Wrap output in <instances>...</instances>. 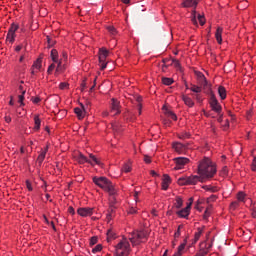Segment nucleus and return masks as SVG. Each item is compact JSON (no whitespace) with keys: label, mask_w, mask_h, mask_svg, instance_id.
Here are the masks:
<instances>
[{"label":"nucleus","mask_w":256,"mask_h":256,"mask_svg":"<svg viewBox=\"0 0 256 256\" xmlns=\"http://www.w3.org/2000/svg\"><path fill=\"white\" fill-rule=\"evenodd\" d=\"M198 175H200L201 183L213 179L217 175V165L205 157L198 165Z\"/></svg>","instance_id":"obj_1"},{"label":"nucleus","mask_w":256,"mask_h":256,"mask_svg":"<svg viewBox=\"0 0 256 256\" xmlns=\"http://www.w3.org/2000/svg\"><path fill=\"white\" fill-rule=\"evenodd\" d=\"M93 183L100 187V189H103L109 195L111 196L112 201H115V195H117V189H115V186L113 183L107 179L106 177H94Z\"/></svg>","instance_id":"obj_2"},{"label":"nucleus","mask_w":256,"mask_h":256,"mask_svg":"<svg viewBox=\"0 0 256 256\" xmlns=\"http://www.w3.org/2000/svg\"><path fill=\"white\" fill-rule=\"evenodd\" d=\"M129 253H131V244H129V240H127V238H123L115 246V255L116 256H129Z\"/></svg>","instance_id":"obj_3"},{"label":"nucleus","mask_w":256,"mask_h":256,"mask_svg":"<svg viewBox=\"0 0 256 256\" xmlns=\"http://www.w3.org/2000/svg\"><path fill=\"white\" fill-rule=\"evenodd\" d=\"M129 239L134 247L136 245H141V243H145V241H147V232L145 231L133 232L129 237Z\"/></svg>","instance_id":"obj_4"},{"label":"nucleus","mask_w":256,"mask_h":256,"mask_svg":"<svg viewBox=\"0 0 256 256\" xmlns=\"http://www.w3.org/2000/svg\"><path fill=\"white\" fill-rule=\"evenodd\" d=\"M201 182V176H185L178 179V185H197Z\"/></svg>","instance_id":"obj_5"},{"label":"nucleus","mask_w":256,"mask_h":256,"mask_svg":"<svg viewBox=\"0 0 256 256\" xmlns=\"http://www.w3.org/2000/svg\"><path fill=\"white\" fill-rule=\"evenodd\" d=\"M210 106L212 111H215V113H218V115H221V105L219 104V101L217 100V97H215V94L211 91L210 92Z\"/></svg>","instance_id":"obj_6"},{"label":"nucleus","mask_w":256,"mask_h":256,"mask_svg":"<svg viewBox=\"0 0 256 256\" xmlns=\"http://www.w3.org/2000/svg\"><path fill=\"white\" fill-rule=\"evenodd\" d=\"M18 29H19V25L15 23L11 24L6 37V40H8L9 43H15V33L17 32Z\"/></svg>","instance_id":"obj_7"},{"label":"nucleus","mask_w":256,"mask_h":256,"mask_svg":"<svg viewBox=\"0 0 256 256\" xmlns=\"http://www.w3.org/2000/svg\"><path fill=\"white\" fill-rule=\"evenodd\" d=\"M189 201L190 203L185 208L177 212L178 217H182L183 219H187L189 217V214L191 213V206L193 205V198H190Z\"/></svg>","instance_id":"obj_8"},{"label":"nucleus","mask_w":256,"mask_h":256,"mask_svg":"<svg viewBox=\"0 0 256 256\" xmlns=\"http://www.w3.org/2000/svg\"><path fill=\"white\" fill-rule=\"evenodd\" d=\"M174 163L176 164L175 166V170L179 171L181 169H183V167H185V165H187V163H189V159L185 158V157H178L174 159Z\"/></svg>","instance_id":"obj_9"},{"label":"nucleus","mask_w":256,"mask_h":256,"mask_svg":"<svg viewBox=\"0 0 256 256\" xmlns=\"http://www.w3.org/2000/svg\"><path fill=\"white\" fill-rule=\"evenodd\" d=\"M197 19L200 25H205V16L197 14V10H193L191 14V21L194 25H197Z\"/></svg>","instance_id":"obj_10"},{"label":"nucleus","mask_w":256,"mask_h":256,"mask_svg":"<svg viewBox=\"0 0 256 256\" xmlns=\"http://www.w3.org/2000/svg\"><path fill=\"white\" fill-rule=\"evenodd\" d=\"M77 213L78 215H80V217H91V215L95 213V208H89V207L78 208Z\"/></svg>","instance_id":"obj_11"},{"label":"nucleus","mask_w":256,"mask_h":256,"mask_svg":"<svg viewBox=\"0 0 256 256\" xmlns=\"http://www.w3.org/2000/svg\"><path fill=\"white\" fill-rule=\"evenodd\" d=\"M111 101V112L115 113V115H119V113H121V104L119 100L112 98Z\"/></svg>","instance_id":"obj_12"},{"label":"nucleus","mask_w":256,"mask_h":256,"mask_svg":"<svg viewBox=\"0 0 256 256\" xmlns=\"http://www.w3.org/2000/svg\"><path fill=\"white\" fill-rule=\"evenodd\" d=\"M172 147L176 153H179V155L185 153L187 146L185 144H181L180 142H175L172 144Z\"/></svg>","instance_id":"obj_13"},{"label":"nucleus","mask_w":256,"mask_h":256,"mask_svg":"<svg viewBox=\"0 0 256 256\" xmlns=\"http://www.w3.org/2000/svg\"><path fill=\"white\" fill-rule=\"evenodd\" d=\"M169 185H171V177L168 174H164L162 178V190L167 191L169 189Z\"/></svg>","instance_id":"obj_14"},{"label":"nucleus","mask_w":256,"mask_h":256,"mask_svg":"<svg viewBox=\"0 0 256 256\" xmlns=\"http://www.w3.org/2000/svg\"><path fill=\"white\" fill-rule=\"evenodd\" d=\"M197 5H199V0H184L182 2V7H193V9H197Z\"/></svg>","instance_id":"obj_15"},{"label":"nucleus","mask_w":256,"mask_h":256,"mask_svg":"<svg viewBox=\"0 0 256 256\" xmlns=\"http://www.w3.org/2000/svg\"><path fill=\"white\" fill-rule=\"evenodd\" d=\"M107 57H109V50L107 48H100L99 50V61H106Z\"/></svg>","instance_id":"obj_16"},{"label":"nucleus","mask_w":256,"mask_h":256,"mask_svg":"<svg viewBox=\"0 0 256 256\" xmlns=\"http://www.w3.org/2000/svg\"><path fill=\"white\" fill-rule=\"evenodd\" d=\"M74 113L77 115L78 119H83L85 117V106L81 104V108H75Z\"/></svg>","instance_id":"obj_17"},{"label":"nucleus","mask_w":256,"mask_h":256,"mask_svg":"<svg viewBox=\"0 0 256 256\" xmlns=\"http://www.w3.org/2000/svg\"><path fill=\"white\" fill-rule=\"evenodd\" d=\"M197 77H198V81H199L200 85L202 87H204V89H205V87H207V85H209V83L207 82V78H205V75L201 72H199L197 74Z\"/></svg>","instance_id":"obj_18"},{"label":"nucleus","mask_w":256,"mask_h":256,"mask_svg":"<svg viewBox=\"0 0 256 256\" xmlns=\"http://www.w3.org/2000/svg\"><path fill=\"white\" fill-rule=\"evenodd\" d=\"M221 35H223V28L218 27L216 30V33H215V38H216L217 43H219V45H221V43H223V38Z\"/></svg>","instance_id":"obj_19"},{"label":"nucleus","mask_w":256,"mask_h":256,"mask_svg":"<svg viewBox=\"0 0 256 256\" xmlns=\"http://www.w3.org/2000/svg\"><path fill=\"white\" fill-rule=\"evenodd\" d=\"M76 160L78 161V163H80V165H84V163H93L91 160H89V158L85 157V155L83 154H79V156H76Z\"/></svg>","instance_id":"obj_20"},{"label":"nucleus","mask_w":256,"mask_h":256,"mask_svg":"<svg viewBox=\"0 0 256 256\" xmlns=\"http://www.w3.org/2000/svg\"><path fill=\"white\" fill-rule=\"evenodd\" d=\"M47 151H49V146H46L44 150L40 153V155L37 158L38 163L41 165L43 161H45V156L47 155Z\"/></svg>","instance_id":"obj_21"},{"label":"nucleus","mask_w":256,"mask_h":256,"mask_svg":"<svg viewBox=\"0 0 256 256\" xmlns=\"http://www.w3.org/2000/svg\"><path fill=\"white\" fill-rule=\"evenodd\" d=\"M218 94L222 100L227 99V90L223 86L218 87Z\"/></svg>","instance_id":"obj_22"},{"label":"nucleus","mask_w":256,"mask_h":256,"mask_svg":"<svg viewBox=\"0 0 256 256\" xmlns=\"http://www.w3.org/2000/svg\"><path fill=\"white\" fill-rule=\"evenodd\" d=\"M182 101H184L185 105L188 107H193L195 105V102H193V99H191L189 96H182Z\"/></svg>","instance_id":"obj_23"},{"label":"nucleus","mask_w":256,"mask_h":256,"mask_svg":"<svg viewBox=\"0 0 256 256\" xmlns=\"http://www.w3.org/2000/svg\"><path fill=\"white\" fill-rule=\"evenodd\" d=\"M41 129V119L39 115L34 116V130L39 131Z\"/></svg>","instance_id":"obj_24"},{"label":"nucleus","mask_w":256,"mask_h":256,"mask_svg":"<svg viewBox=\"0 0 256 256\" xmlns=\"http://www.w3.org/2000/svg\"><path fill=\"white\" fill-rule=\"evenodd\" d=\"M41 67H42V60L41 58H38L34 64L32 65L33 69H36L37 71H41Z\"/></svg>","instance_id":"obj_25"},{"label":"nucleus","mask_w":256,"mask_h":256,"mask_svg":"<svg viewBox=\"0 0 256 256\" xmlns=\"http://www.w3.org/2000/svg\"><path fill=\"white\" fill-rule=\"evenodd\" d=\"M89 157L90 159L88 160L92 162L90 163V165H101V162L99 161V159H97V157H95V155L89 154Z\"/></svg>","instance_id":"obj_26"},{"label":"nucleus","mask_w":256,"mask_h":256,"mask_svg":"<svg viewBox=\"0 0 256 256\" xmlns=\"http://www.w3.org/2000/svg\"><path fill=\"white\" fill-rule=\"evenodd\" d=\"M113 239H117V236L115 235V232L113 230H108L107 232V241L110 243V241H113Z\"/></svg>","instance_id":"obj_27"},{"label":"nucleus","mask_w":256,"mask_h":256,"mask_svg":"<svg viewBox=\"0 0 256 256\" xmlns=\"http://www.w3.org/2000/svg\"><path fill=\"white\" fill-rule=\"evenodd\" d=\"M201 235H203V230L201 228H198V231L194 235V243H197V241L201 239Z\"/></svg>","instance_id":"obj_28"},{"label":"nucleus","mask_w":256,"mask_h":256,"mask_svg":"<svg viewBox=\"0 0 256 256\" xmlns=\"http://www.w3.org/2000/svg\"><path fill=\"white\" fill-rule=\"evenodd\" d=\"M245 197H246L245 193L238 192V194H237L238 203H245Z\"/></svg>","instance_id":"obj_29"},{"label":"nucleus","mask_w":256,"mask_h":256,"mask_svg":"<svg viewBox=\"0 0 256 256\" xmlns=\"http://www.w3.org/2000/svg\"><path fill=\"white\" fill-rule=\"evenodd\" d=\"M25 90L22 91V94L18 96V102L20 103V107H24L25 103Z\"/></svg>","instance_id":"obj_30"},{"label":"nucleus","mask_w":256,"mask_h":256,"mask_svg":"<svg viewBox=\"0 0 256 256\" xmlns=\"http://www.w3.org/2000/svg\"><path fill=\"white\" fill-rule=\"evenodd\" d=\"M190 91H192V93L198 94L201 93L202 89L200 86L191 84Z\"/></svg>","instance_id":"obj_31"},{"label":"nucleus","mask_w":256,"mask_h":256,"mask_svg":"<svg viewBox=\"0 0 256 256\" xmlns=\"http://www.w3.org/2000/svg\"><path fill=\"white\" fill-rule=\"evenodd\" d=\"M51 57H52V61L54 62V63H57V61H58V52H57V49H52L51 50Z\"/></svg>","instance_id":"obj_32"},{"label":"nucleus","mask_w":256,"mask_h":256,"mask_svg":"<svg viewBox=\"0 0 256 256\" xmlns=\"http://www.w3.org/2000/svg\"><path fill=\"white\" fill-rule=\"evenodd\" d=\"M173 78H167V77H163L162 78V83L163 85H173Z\"/></svg>","instance_id":"obj_33"},{"label":"nucleus","mask_w":256,"mask_h":256,"mask_svg":"<svg viewBox=\"0 0 256 256\" xmlns=\"http://www.w3.org/2000/svg\"><path fill=\"white\" fill-rule=\"evenodd\" d=\"M175 207L176 209H181V207H183V199H181V197L176 198Z\"/></svg>","instance_id":"obj_34"},{"label":"nucleus","mask_w":256,"mask_h":256,"mask_svg":"<svg viewBox=\"0 0 256 256\" xmlns=\"http://www.w3.org/2000/svg\"><path fill=\"white\" fill-rule=\"evenodd\" d=\"M239 207V201H233L230 204V211H235Z\"/></svg>","instance_id":"obj_35"},{"label":"nucleus","mask_w":256,"mask_h":256,"mask_svg":"<svg viewBox=\"0 0 256 256\" xmlns=\"http://www.w3.org/2000/svg\"><path fill=\"white\" fill-rule=\"evenodd\" d=\"M166 115H168L173 121H177V115H175V113L172 111L166 110Z\"/></svg>","instance_id":"obj_36"},{"label":"nucleus","mask_w":256,"mask_h":256,"mask_svg":"<svg viewBox=\"0 0 256 256\" xmlns=\"http://www.w3.org/2000/svg\"><path fill=\"white\" fill-rule=\"evenodd\" d=\"M122 171L124 173H130V171H131V164H129V163L124 164V166L122 168Z\"/></svg>","instance_id":"obj_37"},{"label":"nucleus","mask_w":256,"mask_h":256,"mask_svg":"<svg viewBox=\"0 0 256 256\" xmlns=\"http://www.w3.org/2000/svg\"><path fill=\"white\" fill-rule=\"evenodd\" d=\"M102 249L103 246L101 244H98L92 249V253H99V251H101Z\"/></svg>","instance_id":"obj_38"},{"label":"nucleus","mask_w":256,"mask_h":256,"mask_svg":"<svg viewBox=\"0 0 256 256\" xmlns=\"http://www.w3.org/2000/svg\"><path fill=\"white\" fill-rule=\"evenodd\" d=\"M107 30L109 31V33H111V35H117V29H115V27L108 26Z\"/></svg>","instance_id":"obj_39"},{"label":"nucleus","mask_w":256,"mask_h":256,"mask_svg":"<svg viewBox=\"0 0 256 256\" xmlns=\"http://www.w3.org/2000/svg\"><path fill=\"white\" fill-rule=\"evenodd\" d=\"M189 137H191V134H189V132H184L179 135V139H189Z\"/></svg>","instance_id":"obj_40"},{"label":"nucleus","mask_w":256,"mask_h":256,"mask_svg":"<svg viewBox=\"0 0 256 256\" xmlns=\"http://www.w3.org/2000/svg\"><path fill=\"white\" fill-rule=\"evenodd\" d=\"M181 229H183V225H179L177 231L174 234V237H181Z\"/></svg>","instance_id":"obj_41"},{"label":"nucleus","mask_w":256,"mask_h":256,"mask_svg":"<svg viewBox=\"0 0 256 256\" xmlns=\"http://www.w3.org/2000/svg\"><path fill=\"white\" fill-rule=\"evenodd\" d=\"M202 245H204V249H206L207 251H209L210 249H211V247H213V242H211V243H207V242H204V243H202Z\"/></svg>","instance_id":"obj_42"},{"label":"nucleus","mask_w":256,"mask_h":256,"mask_svg":"<svg viewBox=\"0 0 256 256\" xmlns=\"http://www.w3.org/2000/svg\"><path fill=\"white\" fill-rule=\"evenodd\" d=\"M172 64L174 65V67H176V69H179V67H181V63L177 59H172Z\"/></svg>","instance_id":"obj_43"},{"label":"nucleus","mask_w":256,"mask_h":256,"mask_svg":"<svg viewBox=\"0 0 256 256\" xmlns=\"http://www.w3.org/2000/svg\"><path fill=\"white\" fill-rule=\"evenodd\" d=\"M97 241H98V238L97 236H93L91 239H90V245H97Z\"/></svg>","instance_id":"obj_44"},{"label":"nucleus","mask_w":256,"mask_h":256,"mask_svg":"<svg viewBox=\"0 0 256 256\" xmlns=\"http://www.w3.org/2000/svg\"><path fill=\"white\" fill-rule=\"evenodd\" d=\"M185 243H182L179 247H178V251H179V255L181 254V253H183V251H185Z\"/></svg>","instance_id":"obj_45"},{"label":"nucleus","mask_w":256,"mask_h":256,"mask_svg":"<svg viewBox=\"0 0 256 256\" xmlns=\"http://www.w3.org/2000/svg\"><path fill=\"white\" fill-rule=\"evenodd\" d=\"M67 87H69V84L67 82H62L59 85V88L62 89V90L67 89Z\"/></svg>","instance_id":"obj_46"},{"label":"nucleus","mask_w":256,"mask_h":256,"mask_svg":"<svg viewBox=\"0 0 256 256\" xmlns=\"http://www.w3.org/2000/svg\"><path fill=\"white\" fill-rule=\"evenodd\" d=\"M47 41H48L49 47H53V45H55V41L51 39L49 36H47Z\"/></svg>","instance_id":"obj_47"},{"label":"nucleus","mask_w":256,"mask_h":256,"mask_svg":"<svg viewBox=\"0 0 256 256\" xmlns=\"http://www.w3.org/2000/svg\"><path fill=\"white\" fill-rule=\"evenodd\" d=\"M32 103H34L35 105H37V103L41 102V98L36 97V98H31Z\"/></svg>","instance_id":"obj_48"},{"label":"nucleus","mask_w":256,"mask_h":256,"mask_svg":"<svg viewBox=\"0 0 256 256\" xmlns=\"http://www.w3.org/2000/svg\"><path fill=\"white\" fill-rule=\"evenodd\" d=\"M100 63V67H101V70L103 71L104 69H107V63L105 61L101 62L99 61Z\"/></svg>","instance_id":"obj_49"},{"label":"nucleus","mask_w":256,"mask_h":256,"mask_svg":"<svg viewBox=\"0 0 256 256\" xmlns=\"http://www.w3.org/2000/svg\"><path fill=\"white\" fill-rule=\"evenodd\" d=\"M26 187L28 191H33V186H31V182H29V180L26 181Z\"/></svg>","instance_id":"obj_50"},{"label":"nucleus","mask_w":256,"mask_h":256,"mask_svg":"<svg viewBox=\"0 0 256 256\" xmlns=\"http://www.w3.org/2000/svg\"><path fill=\"white\" fill-rule=\"evenodd\" d=\"M251 169H252V171H256V156L253 159Z\"/></svg>","instance_id":"obj_51"},{"label":"nucleus","mask_w":256,"mask_h":256,"mask_svg":"<svg viewBox=\"0 0 256 256\" xmlns=\"http://www.w3.org/2000/svg\"><path fill=\"white\" fill-rule=\"evenodd\" d=\"M53 69H55V64H51V65L48 67L47 72H48L49 74H51V73L53 72Z\"/></svg>","instance_id":"obj_52"},{"label":"nucleus","mask_w":256,"mask_h":256,"mask_svg":"<svg viewBox=\"0 0 256 256\" xmlns=\"http://www.w3.org/2000/svg\"><path fill=\"white\" fill-rule=\"evenodd\" d=\"M68 213H70V215H75V209L73 208V206H69Z\"/></svg>","instance_id":"obj_53"},{"label":"nucleus","mask_w":256,"mask_h":256,"mask_svg":"<svg viewBox=\"0 0 256 256\" xmlns=\"http://www.w3.org/2000/svg\"><path fill=\"white\" fill-rule=\"evenodd\" d=\"M228 168H227V166H224L223 168H222V175H227V173H228Z\"/></svg>","instance_id":"obj_54"},{"label":"nucleus","mask_w":256,"mask_h":256,"mask_svg":"<svg viewBox=\"0 0 256 256\" xmlns=\"http://www.w3.org/2000/svg\"><path fill=\"white\" fill-rule=\"evenodd\" d=\"M129 213H130V215H135V213H137V209L130 208Z\"/></svg>","instance_id":"obj_55"},{"label":"nucleus","mask_w":256,"mask_h":256,"mask_svg":"<svg viewBox=\"0 0 256 256\" xmlns=\"http://www.w3.org/2000/svg\"><path fill=\"white\" fill-rule=\"evenodd\" d=\"M136 101H137L138 105H141V101H143V98L141 96H137Z\"/></svg>","instance_id":"obj_56"},{"label":"nucleus","mask_w":256,"mask_h":256,"mask_svg":"<svg viewBox=\"0 0 256 256\" xmlns=\"http://www.w3.org/2000/svg\"><path fill=\"white\" fill-rule=\"evenodd\" d=\"M112 128L114 131H119V124H113Z\"/></svg>","instance_id":"obj_57"},{"label":"nucleus","mask_w":256,"mask_h":256,"mask_svg":"<svg viewBox=\"0 0 256 256\" xmlns=\"http://www.w3.org/2000/svg\"><path fill=\"white\" fill-rule=\"evenodd\" d=\"M145 163H151V158L149 156H144Z\"/></svg>","instance_id":"obj_58"},{"label":"nucleus","mask_w":256,"mask_h":256,"mask_svg":"<svg viewBox=\"0 0 256 256\" xmlns=\"http://www.w3.org/2000/svg\"><path fill=\"white\" fill-rule=\"evenodd\" d=\"M194 97H195V99H197L199 102H201L202 100H201V94H195L194 95Z\"/></svg>","instance_id":"obj_59"},{"label":"nucleus","mask_w":256,"mask_h":256,"mask_svg":"<svg viewBox=\"0 0 256 256\" xmlns=\"http://www.w3.org/2000/svg\"><path fill=\"white\" fill-rule=\"evenodd\" d=\"M217 199V196L212 195L208 198V201H215Z\"/></svg>","instance_id":"obj_60"},{"label":"nucleus","mask_w":256,"mask_h":256,"mask_svg":"<svg viewBox=\"0 0 256 256\" xmlns=\"http://www.w3.org/2000/svg\"><path fill=\"white\" fill-rule=\"evenodd\" d=\"M218 123H223V114L218 117Z\"/></svg>","instance_id":"obj_61"},{"label":"nucleus","mask_w":256,"mask_h":256,"mask_svg":"<svg viewBox=\"0 0 256 256\" xmlns=\"http://www.w3.org/2000/svg\"><path fill=\"white\" fill-rule=\"evenodd\" d=\"M5 121H6V123H11V117L10 116H6L5 117Z\"/></svg>","instance_id":"obj_62"},{"label":"nucleus","mask_w":256,"mask_h":256,"mask_svg":"<svg viewBox=\"0 0 256 256\" xmlns=\"http://www.w3.org/2000/svg\"><path fill=\"white\" fill-rule=\"evenodd\" d=\"M37 71L35 70V68H31V75H36Z\"/></svg>","instance_id":"obj_63"},{"label":"nucleus","mask_w":256,"mask_h":256,"mask_svg":"<svg viewBox=\"0 0 256 256\" xmlns=\"http://www.w3.org/2000/svg\"><path fill=\"white\" fill-rule=\"evenodd\" d=\"M252 217H253L254 219H256V210H253V211H252Z\"/></svg>","instance_id":"obj_64"}]
</instances>
